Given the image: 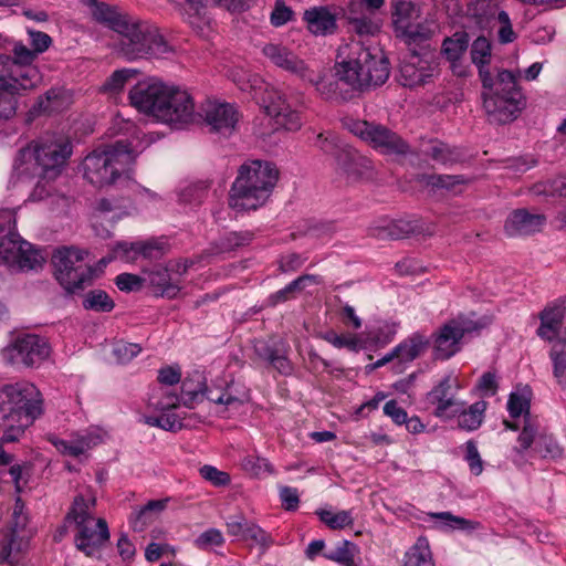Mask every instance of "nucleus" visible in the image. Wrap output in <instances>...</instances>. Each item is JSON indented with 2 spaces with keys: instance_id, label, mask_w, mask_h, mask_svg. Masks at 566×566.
<instances>
[{
  "instance_id": "774afa93",
  "label": "nucleus",
  "mask_w": 566,
  "mask_h": 566,
  "mask_svg": "<svg viewBox=\"0 0 566 566\" xmlns=\"http://www.w3.org/2000/svg\"><path fill=\"white\" fill-rule=\"evenodd\" d=\"M142 348L138 344L118 342L113 347V355L120 364H125L136 357Z\"/></svg>"
},
{
  "instance_id": "4468645a",
  "label": "nucleus",
  "mask_w": 566,
  "mask_h": 566,
  "mask_svg": "<svg viewBox=\"0 0 566 566\" xmlns=\"http://www.w3.org/2000/svg\"><path fill=\"white\" fill-rule=\"evenodd\" d=\"M346 125L350 133L380 154L406 155L409 150V145L397 133L381 124L350 119Z\"/></svg>"
},
{
  "instance_id": "9b49d317",
  "label": "nucleus",
  "mask_w": 566,
  "mask_h": 566,
  "mask_svg": "<svg viewBox=\"0 0 566 566\" xmlns=\"http://www.w3.org/2000/svg\"><path fill=\"white\" fill-rule=\"evenodd\" d=\"M467 27L476 28L482 31H496L501 43L506 44L515 40L509 14L500 7L499 0H471L468 3Z\"/></svg>"
},
{
  "instance_id": "4be33fe9",
  "label": "nucleus",
  "mask_w": 566,
  "mask_h": 566,
  "mask_svg": "<svg viewBox=\"0 0 566 566\" xmlns=\"http://www.w3.org/2000/svg\"><path fill=\"white\" fill-rule=\"evenodd\" d=\"M168 114L165 117H157V120L169 125H184L192 122L195 115V104L190 94L171 85V92L168 93V98L165 105Z\"/></svg>"
},
{
  "instance_id": "6e6d98bb",
  "label": "nucleus",
  "mask_w": 566,
  "mask_h": 566,
  "mask_svg": "<svg viewBox=\"0 0 566 566\" xmlns=\"http://www.w3.org/2000/svg\"><path fill=\"white\" fill-rule=\"evenodd\" d=\"M145 423L150 427H157L166 431H177L181 429L182 423L180 418L175 413L163 412L159 416H148L145 418Z\"/></svg>"
},
{
  "instance_id": "412c9836",
  "label": "nucleus",
  "mask_w": 566,
  "mask_h": 566,
  "mask_svg": "<svg viewBox=\"0 0 566 566\" xmlns=\"http://www.w3.org/2000/svg\"><path fill=\"white\" fill-rule=\"evenodd\" d=\"M262 53L275 66L295 75L300 80H311V65L300 59L292 50L281 43H268Z\"/></svg>"
},
{
  "instance_id": "603ef678",
  "label": "nucleus",
  "mask_w": 566,
  "mask_h": 566,
  "mask_svg": "<svg viewBox=\"0 0 566 566\" xmlns=\"http://www.w3.org/2000/svg\"><path fill=\"white\" fill-rule=\"evenodd\" d=\"M243 539L252 541L260 547L262 554H264L274 544V539L271 534L252 522H249L248 527H245Z\"/></svg>"
},
{
  "instance_id": "f03ea898",
  "label": "nucleus",
  "mask_w": 566,
  "mask_h": 566,
  "mask_svg": "<svg viewBox=\"0 0 566 566\" xmlns=\"http://www.w3.org/2000/svg\"><path fill=\"white\" fill-rule=\"evenodd\" d=\"M90 10L93 19L116 32L120 38L116 50L127 61L163 57L172 51L159 29L118 7L98 0H80Z\"/></svg>"
},
{
  "instance_id": "f257e3e1",
  "label": "nucleus",
  "mask_w": 566,
  "mask_h": 566,
  "mask_svg": "<svg viewBox=\"0 0 566 566\" xmlns=\"http://www.w3.org/2000/svg\"><path fill=\"white\" fill-rule=\"evenodd\" d=\"M311 80H303L315 86L325 101L346 102L355 92L382 85L389 77V62L379 48H365L359 42L349 46L345 59L334 65L333 77H325L321 70L310 67Z\"/></svg>"
},
{
  "instance_id": "e2e57ef3",
  "label": "nucleus",
  "mask_w": 566,
  "mask_h": 566,
  "mask_svg": "<svg viewBox=\"0 0 566 566\" xmlns=\"http://www.w3.org/2000/svg\"><path fill=\"white\" fill-rule=\"evenodd\" d=\"M242 465L245 471L250 472L255 476H262L265 474L273 473V467L269 462L268 459L258 457V455H249L243 459Z\"/></svg>"
},
{
  "instance_id": "f8f14e48",
  "label": "nucleus",
  "mask_w": 566,
  "mask_h": 566,
  "mask_svg": "<svg viewBox=\"0 0 566 566\" xmlns=\"http://www.w3.org/2000/svg\"><path fill=\"white\" fill-rule=\"evenodd\" d=\"M42 405L41 392L29 381L4 385L0 388V416L4 420L21 418L29 415L31 409L38 410L34 416H41Z\"/></svg>"
},
{
  "instance_id": "338daca9",
  "label": "nucleus",
  "mask_w": 566,
  "mask_h": 566,
  "mask_svg": "<svg viewBox=\"0 0 566 566\" xmlns=\"http://www.w3.org/2000/svg\"><path fill=\"white\" fill-rule=\"evenodd\" d=\"M199 472L213 486H226L230 483V475L213 465L206 464L200 468Z\"/></svg>"
},
{
  "instance_id": "6ab92c4d",
  "label": "nucleus",
  "mask_w": 566,
  "mask_h": 566,
  "mask_svg": "<svg viewBox=\"0 0 566 566\" xmlns=\"http://www.w3.org/2000/svg\"><path fill=\"white\" fill-rule=\"evenodd\" d=\"M461 388L458 377L444 376L429 392L430 402L434 406L433 415L442 420H450L461 410L465 402L457 399Z\"/></svg>"
},
{
  "instance_id": "052dcab7",
  "label": "nucleus",
  "mask_w": 566,
  "mask_h": 566,
  "mask_svg": "<svg viewBox=\"0 0 566 566\" xmlns=\"http://www.w3.org/2000/svg\"><path fill=\"white\" fill-rule=\"evenodd\" d=\"M538 436V424L535 419L528 418L524 421V427L522 432L518 436L517 442L521 451H525L530 449L532 446L535 447V441Z\"/></svg>"
},
{
  "instance_id": "4c0bfd02",
  "label": "nucleus",
  "mask_w": 566,
  "mask_h": 566,
  "mask_svg": "<svg viewBox=\"0 0 566 566\" xmlns=\"http://www.w3.org/2000/svg\"><path fill=\"white\" fill-rule=\"evenodd\" d=\"M488 408V402L479 400L464 408L455 415L458 427L465 431H474L479 429L483 422L484 415Z\"/></svg>"
},
{
  "instance_id": "7c9ffc66",
  "label": "nucleus",
  "mask_w": 566,
  "mask_h": 566,
  "mask_svg": "<svg viewBox=\"0 0 566 566\" xmlns=\"http://www.w3.org/2000/svg\"><path fill=\"white\" fill-rule=\"evenodd\" d=\"M307 29L315 35L333 33L336 28V17L326 7H314L304 12Z\"/></svg>"
},
{
  "instance_id": "ddd939ff",
  "label": "nucleus",
  "mask_w": 566,
  "mask_h": 566,
  "mask_svg": "<svg viewBox=\"0 0 566 566\" xmlns=\"http://www.w3.org/2000/svg\"><path fill=\"white\" fill-rule=\"evenodd\" d=\"M29 514L24 503L17 499L8 532L0 542V563H8V566H18L20 553L27 548L32 531L28 528Z\"/></svg>"
},
{
  "instance_id": "a18cd8bd",
  "label": "nucleus",
  "mask_w": 566,
  "mask_h": 566,
  "mask_svg": "<svg viewBox=\"0 0 566 566\" xmlns=\"http://www.w3.org/2000/svg\"><path fill=\"white\" fill-rule=\"evenodd\" d=\"M114 306L113 300L103 290H92L83 300V307L90 311L111 312Z\"/></svg>"
},
{
  "instance_id": "69168bd1",
  "label": "nucleus",
  "mask_w": 566,
  "mask_h": 566,
  "mask_svg": "<svg viewBox=\"0 0 566 566\" xmlns=\"http://www.w3.org/2000/svg\"><path fill=\"white\" fill-rule=\"evenodd\" d=\"M22 94L0 90V119H9L15 115L18 108L17 95Z\"/></svg>"
},
{
  "instance_id": "864d4df0",
  "label": "nucleus",
  "mask_w": 566,
  "mask_h": 566,
  "mask_svg": "<svg viewBox=\"0 0 566 566\" xmlns=\"http://www.w3.org/2000/svg\"><path fill=\"white\" fill-rule=\"evenodd\" d=\"M228 76L240 87L242 91L255 88L261 80L258 75L251 74L241 65H235L228 71Z\"/></svg>"
},
{
  "instance_id": "aec40b11",
  "label": "nucleus",
  "mask_w": 566,
  "mask_h": 566,
  "mask_svg": "<svg viewBox=\"0 0 566 566\" xmlns=\"http://www.w3.org/2000/svg\"><path fill=\"white\" fill-rule=\"evenodd\" d=\"M424 348L421 335H413L399 343L392 350L374 363V367L390 366L395 374H402Z\"/></svg>"
},
{
  "instance_id": "f704fd0d",
  "label": "nucleus",
  "mask_w": 566,
  "mask_h": 566,
  "mask_svg": "<svg viewBox=\"0 0 566 566\" xmlns=\"http://www.w3.org/2000/svg\"><path fill=\"white\" fill-rule=\"evenodd\" d=\"M148 407L160 412L170 411L181 405L175 387L154 386L148 394Z\"/></svg>"
},
{
  "instance_id": "bf43d9fd",
  "label": "nucleus",
  "mask_w": 566,
  "mask_h": 566,
  "mask_svg": "<svg viewBox=\"0 0 566 566\" xmlns=\"http://www.w3.org/2000/svg\"><path fill=\"white\" fill-rule=\"evenodd\" d=\"M534 452L544 458H557L562 454V449L552 436L541 433L533 447Z\"/></svg>"
},
{
  "instance_id": "2f4dec72",
  "label": "nucleus",
  "mask_w": 566,
  "mask_h": 566,
  "mask_svg": "<svg viewBox=\"0 0 566 566\" xmlns=\"http://www.w3.org/2000/svg\"><path fill=\"white\" fill-rule=\"evenodd\" d=\"M408 51L409 55L405 57L400 66L401 83L403 86L413 87L424 82V66L422 65L424 43L421 45V49L418 48L419 53H415L411 50Z\"/></svg>"
},
{
  "instance_id": "de8ad7c7",
  "label": "nucleus",
  "mask_w": 566,
  "mask_h": 566,
  "mask_svg": "<svg viewBox=\"0 0 566 566\" xmlns=\"http://www.w3.org/2000/svg\"><path fill=\"white\" fill-rule=\"evenodd\" d=\"M469 44L468 34L457 32L443 42V53L449 61L460 60Z\"/></svg>"
},
{
  "instance_id": "c9c22d12",
  "label": "nucleus",
  "mask_w": 566,
  "mask_h": 566,
  "mask_svg": "<svg viewBox=\"0 0 566 566\" xmlns=\"http://www.w3.org/2000/svg\"><path fill=\"white\" fill-rule=\"evenodd\" d=\"M427 515L433 520L432 527L443 532L457 530L472 532L480 528L479 522L453 515L450 512L429 513Z\"/></svg>"
},
{
  "instance_id": "39448f33",
  "label": "nucleus",
  "mask_w": 566,
  "mask_h": 566,
  "mask_svg": "<svg viewBox=\"0 0 566 566\" xmlns=\"http://www.w3.org/2000/svg\"><path fill=\"white\" fill-rule=\"evenodd\" d=\"M543 63L535 62L524 71L503 70L495 77V90L482 93L483 106L491 122L505 124L513 120L522 107V93L518 81H534L538 77Z\"/></svg>"
},
{
  "instance_id": "0e129e2a",
  "label": "nucleus",
  "mask_w": 566,
  "mask_h": 566,
  "mask_svg": "<svg viewBox=\"0 0 566 566\" xmlns=\"http://www.w3.org/2000/svg\"><path fill=\"white\" fill-rule=\"evenodd\" d=\"M224 543L222 533L217 528H209L201 533L196 539L195 545L201 551H207L213 546H221Z\"/></svg>"
},
{
  "instance_id": "bb28decb",
  "label": "nucleus",
  "mask_w": 566,
  "mask_h": 566,
  "mask_svg": "<svg viewBox=\"0 0 566 566\" xmlns=\"http://www.w3.org/2000/svg\"><path fill=\"white\" fill-rule=\"evenodd\" d=\"M544 222V216L532 214L526 210L520 209L507 217L504 229L511 237L526 235L539 231Z\"/></svg>"
},
{
  "instance_id": "680f3d73",
  "label": "nucleus",
  "mask_w": 566,
  "mask_h": 566,
  "mask_svg": "<svg viewBox=\"0 0 566 566\" xmlns=\"http://www.w3.org/2000/svg\"><path fill=\"white\" fill-rule=\"evenodd\" d=\"M427 156H430L434 161L441 164H448L454 160L453 150L439 140H430L427 144Z\"/></svg>"
},
{
  "instance_id": "c756f323",
  "label": "nucleus",
  "mask_w": 566,
  "mask_h": 566,
  "mask_svg": "<svg viewBox=\"0 0 566 566\" xmlns=\"http://www.w3.org/2000/svg\"><path fill=\"white\" fill-rule=\"evenodd\" d=\"M565 314V302L558 301L548 305L543 310L539 315L541 326L537 329V335L546 340H553L562 326Z\"/></svg>"
},
{
  "instance_id": "c85d7f7f",
  "label": "nucleus",
  "mask_w": 566,
  "mask_h": 566,
  "mask_svg": "<svg viewBox=\"0 0 566 566\" xmlns=\"http://www.w3.org/2000/svg\"><path fill=\"white\" fill-rule=\"evenodd\" d=\"M49 441L60 453L76 458L98 444L101 442V437L93 432H84L76 433L71 440H63L55 436H51Z\"/></svg>"
},
{
  "instance_id": "79ce46f5",
  "label": "nucleus",
  "mask_w": 566,
  "mask_h": 566,
  "mask_svg": "<svg viewBox=\"0 0 566 566\" xmlns=\"http://www.w3.org/2000/svg\"><path fill=\"white\" fill-rule=\"evenodd\" d=\"M357 554L358 547L354 543L345 539L337 543L334 548L324 553V557L342 566H356L355 556Z\"/></svg>"
},
{
  "instance_id": "cd10ccee",
  "label": "nucleus",
  "mask_w": 566,
  "mask_h": 566,
  "mask_svg": "<svg viewBox=\"0 0 566 566\" xmlns=\"http://www.w3.org/2000/svg\"><path fill=\"white\" fill-rule=\"evenodd\" d=\"M30 38L31 49L22 42H15L13 44L12 53L24 62L28 66H35V61L39 54L45 52L52 44V38L42 32L35 30H28Z\"/></svg>"
},
{
  "instance_id": "09e8293b",
  "label": "nucleus",
  "mask_w": 566,
  "mask_h": 566,
  "mask_svg": "<svg viewBox=\"0 0 566 566\" xmlns=\"http://www.w3.org/2000/svg\"><path fill=\"white\" fill-rule=\"evenodd\" d=\"M319 520L332 530H342L352 526L354 517L352 511L333 512L331 510H321L317 512Z\"/></svg>"
},
{
  "instance_id": "1a4fd4ad",
  "label": "nucleus",
  "mask_w": 566,
  "mask_h": 566,
  "mask_svg": "<svg viewBox=\"0 0 566 566\" xmlns=\"http://www.w3.org/2000/svg\"><path fill=\"white\" fill-rule=\"evenodd\" d=\"M86 255V251L73 247L60 248L52 255L55 277L70 294H78L93 283L94 270L85 262Z\"/></svg>"
},
{
  "instance_id": "473e14b6",
  "label": "nucleus",
  "mask_w": 566,
  "mask_h": 566,
  "mask_svg": "<svg viewBox=\"0 0 566 566\" xmlns=\"http://www.w3.org/2000/svg\"><path fill=\"white\" fill-rule=\"evenodd\" d=\"M347 20L349 29L360 38L375 36L380 32L382 21L357 10V4H349Z\"/></svg>"
},
{
  "instance_id": "6e6552de",
  "label": "nucleus",
  "mask_w": 566,
  "mask_h": 566,
  "mask_svg": "<svg viewBox=\"0 0 566 566\" xmlns=\"http://www.w3.org/2000/svg\"><path fill=\"white\" fill-rule=\"evenodd\" d=\"M96 497L91 490L74 497L73 504L66 515V522L74 523L77 530L75 546L87 556L109 538L107 523L103 518H95L93 512Z\"/></svg>"
},
{
  "instance_id": "b1692460",
  "label": "nucleus",
  "mask_w": 566,
  "mask_h": 566,
  "mask_svg": "<svg viewBox=\"0 0 566 566\" xmlns=\"http://www.w3.org/2000/svg\"><path fill=\"white\" fill-rule=\"evenodd\" d=\"M205 120L211 130L222 136H229L235 129L239 114L229 103L210 102L205 109Z\"/></svg>"
},
{
  "instance_id": "49530a36",
  "label": "nucleus",
  "mask_w": 566,
  "mask_h": 566,
  "mask_svg": "<svg viewBox=\"0 0 566 566\" xmlns=\"http://www.w3.org/2000/svg\"><path fill=\"white\" fill-rule=\"evenodd\" d=\"M136 69H120L114 71L111 76L104 82L103 91L117 94L122 92L127 82L137 75Z\"/></svg>"
},
{
  "instance_id": "8fccbe9b",
  "label": "nucleus",
  "mask_w": 566,
  "mask_h": 566,
  "mask_svg": "<svg viewBox=\"0 0 566 566\" xmlns=\"http://www.w3.org/2000/svg\"><path fill=\"white\" fill-rule=\"evenodd\" d=\"M315 145L325 154L333 156L337 164L343 160L342 153L348 151L350 148L340 145L333 134H318Z\"/></svg>"
},
{
  "instance_id": "0eeeda50",
  "label": "nucleus",
  "mask_w": 566,
  "mask_h": 566,
  "mask_svg": "<svg viewBox=\"0 0 566 566\" xmlns=\"http://www.w3.org/2000/svg\"><path fill=\"white\" fill-rule=\"evenodd\" d=\"M137 154L125 140L98 148L88 154L83 163V176L92 185L104 187L116 182L128 171Z\"/></svg>"
},
{
  "instance_id": "a211bd4d",
  "label": "nucleus",
  "mask_w": 566,
  "mask_h": 566,
  "mask_svg": "<svg viewBox=\"0 0 566 566\" xmlns=\"http://www.w3.org/2000/svg\"><path fill=\"white\" fill-rule=\"evenodd\" d=\"M483 325L467 318L451 319L433 335L432 355L434 359L446 360L461 348L464 335L482 328Z\"/></svg>"
},
{
  "instance_id": "e433bc0d",
  "label": "nucleus",
  "mask_w": 566,
  "mask_h": 566,
  "mask_svg": "<svg viewBox=\"0 0 566 566\" xmlns=\"http://www.w3.org/2000/svg\"><path fill=\"white\" fill-rule=\"evenodd\" d=\"M343 160L339 161V167L348 175L356 178H370L373 175L371 161L355 151L349 149L348 151L342 153Z\"/></svg>"
},
{
  "instance_id": "3c124183",
  "label": "nucleus",
  "mask_w": 566,
  "mask_h": 566,
  "mask_svg": "<svg viewBox=\"0 0 566 566\" xmlns=\"http://www.w3.org/2000/svg\"><path fill=\"white\" fill-rule=\"evenodd\" d=\"M42 262V254L39 251L34 250L32 245L25 241V247H23L22 251H20L17 261H14L11 268H18L22 271L34 270L41 266Z\"/></svg>"
},
{
  "instance_id": "9d476101",
  "label": "nucleus",
  "mask_w": 566,
  "mask_h": 566,
  "mask_svg": "<svg viewBox=\"0 0 566 566\" xmlns=\"http://www.w3.org/2000/svg\"><path fill=\"white\" fill-rule=\"evenodd\" d=\"M424 0H392L391 24L396 36L415 53L424 43Z\"/></svg>"
},
{
  "instance_id": "c03bdc74",
  "label": "nucleus",
  "mask_w": 566,
  "mask_h": 566,
  "mask_svg": "<svg viewBox=\"0 0 566 566\" xmlns=\"http://www.w3.org/2000/svg\"><path fill=\"white\" fill-rule=\"evenodd\" d=\"M566 342L555 344L549 353L553 374L558 385L566 387Z\"/></svg>"
},
{
  "instance_id": "f3484780",
  "label": "nucleus",
  "mask_w": 566,
  "mask_h": 566,
  "mask_svg": "<svg viewBox=\"0 0 566 566\" xmlns=\"http://www.w3.org/2000/svg\"><path fill=\"white\" fill-rule=\"evenodd\" d=\"M171 92V85L150 77L138 82L129 91V101L138 112L157 117L167 116L168 112L161 108Z\"/></svg>"
},
{
  "instance_id": "a878e982",
  "label": "nucleus",
  "mask_w": 566,
  "mask_h": 566,
  "mask_svg": "<svg viewBox=\"0 0 566 566\" xmlns=\"http://www.w3.org/2000/svg\"><path fill=\"white\" fill-rule=\"evenodd\" d=\"M471 60L479 70V76L484 88L483 93L494 92L495 78L492 77L488 67L491 61V43L485 36H479L473 41Z\"/></svg>"
},
{
  "instance_id": "4d7b16f0",
  "label": "nucleus",
  "mask_w": 566,
  "mask_h": 566,
  "mask_svg": "<svg viewBox=\"0 0 566 566\" xmlns=\"http://www.w3.org/2000/svg\"><path fill=\"white\" fill-rule=\"evenodd\" d=\"M321 338L333 345L335 348H347L352 352L359 350V340L354 335H338L334 331L321 334Z\"/></svg>"
},
{
  "instance_id": "dca6fc26",
  "label": "nucleus",
  "mask_w": 566,
  "mask_h": 566,
  "mask_svg": "<svg viewBox=\"0 0 566 566\" xmlns=\"http://www.w3.org/2000/svg\"><path fill=\"white\" fill-rule=\"evenodd\" d=\"M41 74L36 66H28L18 55L0 54V90L25 93L36 87Z\"/></svg>"
},
{
  "instance_id": "20e7f679",
  "label": "nucleus",
  "mask_w": 566,
  "mask_h": 566,
  "mask_svg": "<svg viewBox=\"0 0 566 566\" xmlns=\"http://www.w3.org/2000/svg\"><path fill=\"white\" fill-rule=\"evenodd\" d=\"M72 154L71 142L63 136L41 138L34 145L19 150L15 156L12 179L25 181L35 175L55 178Z\"/></svg>"
},
{
  "instance_id": "13d9d810",
  "label": "nucleus",
  "mask_w": 566,
  "mask_h": 566,
  "mask_svg": "<svg viewBox=\"0 0 566 566\" xmlns=\"http://www.w3.org/2000/svg\"><path fill=\"white\" fill-rule=\"evenodd\" d=\"M168 501V499L149 501L144 507L139 510L136 518L132 521L134 530L143 531L147 523V514L150 512H163L166 509Z\"/></svg>"
},
{
  "instance_id": "58836bf2",
  "label": "nucleus",
  "mask_w": 566,
  "mask_h": 566,
  "mask_svg": "<svg viewBox=\"0 0 566 566\" xmlns=\"http://www.w3.org/2000/svg\"><path fill=\"white\" fill-rule=\"evenodd\" d=\"M149 282L164 297L174 298L180 291V280L172 276L166 268H157L149 274Z\"/></svg>"
},
{
  "instance_id": "37998d69",
  "label": "nucleus",
  "mask_w": 566,
  "mask_h": 566,
  "mask_svg": "<svg viewBox=\"0 0 566 566\" xmlns=\"http://www.w3.org/2000/svg\"><path fill=\"white\" fill-rule=\"evenodd\" d=\"M65 101L62 96V92L56 88H52L45 93L44 96H40L36 103L32 106L31 113L33 115H40L43 113L60 112L64 107Z\"/></svg>"
},
{
  "instance_id": "72a5a7b5",
  "label": "nucleus",
  "mask_w": 566,
  "mask_h": 566,
  "mask_svg": "<svg viewBox=\"0 0 566 566\" xmlns=\"http://www.w3.org/2000/svg\"><path fill=\"white\" fill-rule=\"evenodd\" d=\"M421 228V219L405 218L391 220L386 224L378 227L375 230V235L379 239L399 240L420 231Z\"/></svg>"
},
{
  "instance_id": "ea45409f",
  "label": "nucleus",
  "mask_w": 566,
  "mask_h": 566,
  "mask_svg": "<svg viewBox=\"0 0 566 566\" xmlns=\"http://www.w3.org/2000/svg\"><path fill=\"white\" fill-rule=\"evenodd\" d=\"M36 411V409H31L29 415L27 413L21 418L6 420V430L1 437V443H11L18 441L24 434V430L30 427L36 418L40 417L34 416Z\"/></svg>"
},
{
  "instance_id": "7ed1b4c3",
  "label": "nucleus",
  "mask_w": 566,
  "mask_h": 566,
  "mask_svg": "<svg viewBox=\"0 0 566 566\" xmlns=\"http://www.w3.org/2000/svg\"><path fill=\"white\" fill-rule=\"evenodd\" d=\"M279 169L268 160H248L242 164L231 185L228 203L237 212L263 207L279 180Z\"/></svg>"
},
{
  "instance_id": "393cba45",
  "label": "nucleus",
  "mask_w": 566,
  "mask_h": 566,
  "mask_svg": "<svg viewBox=\"0 0 566 566\" xmlns=\"http://www.w3.org/2000/svg\"><path fill=\"white\" fill-rule=\"evenodd\" d=\"M160 247L157 241H136V242H118L107 258H103L101 262L108 263L113 260H120L130 263L137 260L139 255L144 258H158Z\"/></svg>"
},
{
  "instance_id": "2eb2a0df",
  "label": "nucleus",
  "mask_w": 566,
  "mask_h": 566,
  "mask_svg": "<svg viewBox=\"0 0 566 566\" xmlns=\"http://www.w3.org/2000/svg\"><path fill=\"white\" fill-rule=\"evenodd\" d=\"M51 353L49 342L35 334L19 335L2 350V359L13 366L38 367Z\"/></svg>"
},
{
  "instance_id": "5fc2aeb1",
  "label": "nucleus",
  "mask_w": 566,
  "mask_h": 566,
  "mask_svg": "<svg viewBox=\"0 0 566 566\" xmlns=\"http://www.w3.org/2000/svg\"><path fill=\"white\" fill-rule=\"evenodd\" d=\"M507 410L512 418L523 416L524 421L532 418L530 415V399L525 392H512L507 401Z\"/></svg>"
},
{
  "instance_id": "5701e85b",
  "label": "nucleus",
  "mask_w": 566,
  "mask_h": 566,
  "mask_svg": "<svg viewBox=\"0 0 566 566\" xmlns=\"http://www.w3.org/2000/svg\"><path fill=\"white\" fill-rule=\"evenodd\" d=\"M265 102V112L274 120V125L277 128L290 132H295L301 128L302 120L300 114L295 109H292L281 92L276 90L269 92L268 101Z\"/></svg>"
},
{
  "instance_id": "a19ab883",
  "label": "nucleus",
  "mask_w": 566,
  "mask_h": 566,
  "mask_svg": "<svg viewBox=\"0 0 566 566\" xmlns=\"http://www.w3.org/2000/svg\"><path fill=\"white\" fill-rule=\"evenodd\" d=\"M23 247L25 241L15 231L6 233L0 239V259L11 268Z\"/></svg>"
},
{
  "instance_id": "423d86ee",
  "label": "nucleus",
  "mask_w": 566,
  "mask_h": 566,
  "mask_svg": "<svg viewBox=\"0 0 566 566\" xmlns=\"http://www.w3.org/2000/svg\"><path fill=\"white\" fill-rule=\"evenodd\" d=\"M181 405L193 409L205 399L227 408L238 409L248 400V392L234 381L224 378L214 379L210 386L203 371L192 370L181 380Z\"/></svg>"
}]
</instances>
